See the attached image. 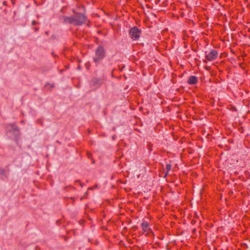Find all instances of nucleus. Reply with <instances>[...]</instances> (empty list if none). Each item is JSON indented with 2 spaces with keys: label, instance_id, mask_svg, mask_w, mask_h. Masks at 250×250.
<instances>
[{
  "label": "nucleus",
  "instance_id": "obj_18",
  "mask_svg": "<svg viewBox=\"0 0 250 250\" xmlns=\"http://www.w3.org/2000/svg\"><path fill=\"white\" fill-rule=\"evenodd\" d=\"M84 196H82L81 198V200H82L83 199Z\"/></svg>",
  "mask_w": 250,
  "mask_h": 250
},
{
  "label": "nucleus",
  "instance_id": "obj_12",
  "mask_svg": "<svg viewBox=\"0 0 250 250\" xmlns=\"http://www.w3.org/2000/svg\"><path fill=\"white\" fill-rule=\"evenodd\" d=\"M38 24H39V22L38 21H32V24L33 25H37Z\"/></svg>",
  "mask_w": 250,
  "mask_h": 250
},
{
  "label": "nucleus",
  "instance_id": "obj_4",
  "mask_svg": "<svg viewBox=\"0 0 250 250\" xmlns=\"http://www.w3.org/2000/svg\"><path fill=\"white\" fill-rule=\"evenodd\" d=\"M218 57V52L215 49L211 50L208 54L206 55V58L209 61L216 59Z\"/></svg>",
  "mask_w": 250,
  "mask_h": 250
},
{
  "label": "nucleus",
  "instance_id": "obj_2",
  "mask_svg": "<svg viewBox=\"0 0 250 250\" xmlns=\"http://www.w3.org/2000/svg\"><path fill=\"white\" fill-rule=\"evenodd\" d=\"M105 56V52L104 49L102 46H99L95 50V55L93 58V62L96 64V66H97Z\"/></svg>",
  "mask_w": 250,
  "mask_h": 250
},
{
  "label": "nucleus",
  "instance_id": "obj_6",
  "mask_svg": "<svg viewBox=\"0 0 250 250\" xmlns=\"http://www.w3.org/2000/svg\"><path fill=\"white\" fill-rule=\"evenodd\" d=\"M141 226L144 233H148L151 230L150 228L149 227V223L146 221H143L141 224Z\"/></svg>",
  "mask_w": 250,
  "mask_h": 250
},
{
  "label": "nucleus",
  "instance_id": "obj_1",
  "mask_svg": "<svg viewBox=\"0 0 250 250\" xmlns=\"http://www.w3.org/2000/svg\"><path fill=\"white\" fill-rule=\"evenodd\" d=\"M63 22L75 26H80L84 24L87 20V17L83 14L77 13L75 15L70 17L63 16Z\"/></svg>",
  "mask_w": 250,
  "mask_h": 250
},
{
  "label": "nucleus",
  "instance_id": "obj_3",
  "mask_svg": "<svg viewBox=\"0 0 250 250\" xmlns=\"http://www.w3.org/2000/svg\"><path fill=\"white\" fill-rule=\"evenodd\" d=\"M141 30L137 26L131 28L129 31V34L133 40H138L140 37Z\"/></svg>",
  "mask_w": 250,
  "mask_h": 250
},
{
  "label": "nucleus",
  "instance_id": "obj_8",
  "mask_svg": "<svg viewBox=\"0 0 250 250\" xmlns=\"http://www.w3.org/2000/svg\"><path fill=\"white\" fill-rule=\"evenodd\" d=\"M172 165L170 164H167L166 165V172L165 173L164 177H166L168 174L169 171L171 169Z\"/></svg>",
  "mask_w": 250,
  "mask_h": 250
},
{
  "label": "nucleus",
  "instance_id": "obj_5",
  "mask_svg": "<svg viewBox=\"0 0 250 250\" xmlns=\"http://www.w3.org/2000/svg\"><path fill=\"white\" fill-rule=\"evenodd\" d=\"M6 129L10 132H19V129L15 123H11L6 125Z\"/></svg>",
  "mask_w": 250,
  "mask_h": 250
},
{
  "label": "nucleus",
  "instance_id": "obj_9",
  "mask_svg": "<svg viewBox=\"0 0 250 250\" xmlns=\"http://www.w3.org/2000/svg\"><path fill=\"white\" fill-rule=\"evenodd\" d=\"M0 174L1 175H3L5 177H6V171L4 169H3V168L0 169Z\"/></svg>",
  "mask_w": 250,
  "mask_h": 250
},
{
  "label": "nucleus",
  "instance_id": "obj_10",
  "mask_svg": "<svg viewBox=\"0 0 250 250\" xmlns=\"http://www.w3.org/2000/svg\"><path fill=\"white\" fill-rule=\"evenodd\" d=\"M48 85L49 86L50 88L51 89L53 88V87H54V86H55L54 83H47L45 85L46 86H47Z\"/></svg>",
  "mask_w": 250,
  "mask_h": 250
},
{
  "label": "nucleus",
  "instance_id": "obj_11",
  "mask_svg": "<svg viewBox=\"0 0 250 250\" xmlns=\"http://www.w3.org/2000/svg\"><path fill=\"white\" fill-rule=\"evenodd\" d=\"M148 150L151 151L152 150V145L150 143H149L148 145Z\"/></svg>",
  "mask_w": 250,
  "mask_h": 250
},
{
  "label": "nucleus",
  "instance_id": "obj_16",
  "mask_svg": "<svg viewBox=\"0 0 250 250\" xmlns=\"http://www.w3.org/2000/svg\"><path fill=\"white\" fill-rule=\"evenodd\" d=\"M34 29H35V30L36 31H37L39 30V28H37V27H35V28H34Z\"/></svg>",
  "mask_w": 250,
  "mask_h": 250
},
{
  "label": "nucleus",
  "instance_id": "obj_7",
  "mask_svg": "<svg viewBox=\"0 0 250 250\" xmlns=\"http://www.w3.org/2000/svg\"><path fill=\"white\" fill-rule=\"evenodd\" d=\"M188 83L189 84H195L198 83L197 78L195 76H191L189 77Z\"/></svg>",
  "mask_w": 250,
  "mask_h": 250
},
{
  "label": "nucleus",
  "instance_id": "obj_13",
  "mask_svg": "<svg viewBox=\"0 0 250 250\" xmlns=\"http://www.w3.org/2000/svg\"><path fill=\"white\" fill-rule=\"evenodd\" d=\"M87 155L88 158H90L92 156L91 154L89 152H87Z\"/></svg>",
  "mask_w": 250,
  "mask_h": 250
},
{
  "label": "nucleus",
  "instance_id": "obj_17",
  "mask_svg": "<svg viewBox=\"0 0 250 250\" xmlns=\"http://www.w3.org/2000/svg\"><path fill=\"white\" fill-rule=\"evenodd\" d=\"M99 81H100V83H99L100 84H102L103 83V81L102 80H100Z\"/></svg>",
  "mask_w": 250,
  "mask_h": 250
},
{
  "label": "nucleus",
  "instance_id": "obj_14",
  "mask_svg": "<svg viewBox=\"0 0 250 250\" xmlns=\"http://www.w3.org/2000/svg\"><path fill=\"white\" fill-rule=\"evenodd\" d=\"M239 131L241 132H243V127H240L239 128Z\"/></svg>",
  "mask_w": 250,
  "mask_h": 250
},
{
  "label": "nucleus",
  "instance_id": "obj_15",
  "mask_svg": "<svg viewBox=\"0 0 250 250\" xmlns=\"http://www.w3.org/2000/svg\"><path fill=\"white\" fill-rule=\"evenodd\" d=\"M195 222H196V221H195V220H192V221H191V223H192V224H195Z\"/></svg>",
  "mask_w": 250,
  "mask_h": 250
}]
</instances>
